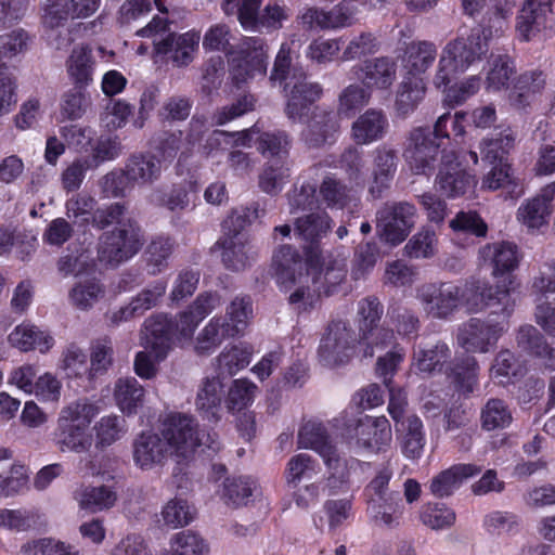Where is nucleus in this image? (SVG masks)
<instances>
[{
    "instance_id": "obj_1",
    "label": "nucleus",
    "mask_w": 555,
    "mask_h": 555,
    "mask_svg": "<svg viewBox=\"0 0 555 555\" xmlns=\"http://www.w3.org/2000/svg\"><path fill=\"white\" fill-rule=\"evenodd\" d=\"M291 65V49L283 43L275 57L270 80L284 83L287 99L284 113L292 122H299L308 115L310 106L321 98L322 88L309 81L302 69L292 68Z\"/></svg>"
},
{
    "instance_id": "obj_2",
    "label": "nucleus",
    "mask_w": 555,
    "mask_h": 555,
    "mask_svg": "<svg viewBox=\"0 0 555 555\" xmlns=\"http://www.w3.org/2000/svg\"><path fill=\"white\" fill-rule=\"evenodd\" d=\"M98 414V405L88 398H79L64 405L52 433L55 447L61 452L88 451L93 441L89 427Z\"/></svg>"
},
{
    "instance_id": "obj_3",
    "label": "nucleus",
    "mask_w": 555,
    "mask_h": 555,
    "mask_svg": "<svg viewBox=\"0 0 555 555\" xmlns=\"http://www.w3.org/2000/svg\"><path fill=\"white\" fill-rule=\"evenodd\" d=\"M514 283L513 275L499 280L494 286L472 278L463 286H459L460 304L464 305L469 312L489 310V317L503 315L504 319H509L516 306L512 297Z\"/></svg>"
},
{
    "instance_id": "obj_4",
    "label": "nucleus",
    "mask_w": 555,
    "mask_h": 555,
    "mask_svg": "<svg viewBox=\"0 0 555 555\" xmlns=\"http://www.w3.org/2000/svg\"><path fill=\"white\" fill-rule=\"evenodd\" d=\"M487 52L488 47L480 40L479 28H473L469 35H462L450 41L442 50L433 80L435 87H447L455 74L464 73Z\"/></svg>"
},
{
    "instance_id": "obj_5",
    "label": "nucleus",
    "mask_w": 555,
    "mask_h": 555,
    "mask_svg": "<svg viewBox=\"0 0 555 555\" xmlns=\"http://www.w3.org/2000/svg\"><path fill=\"white\" fill-rule=\"evenodd\" d=\"M160 434L164 440L168 442L169 452L179 457H188L197 447L202 446L212 452L220 449L216 433L199 434L195 421L184 414L168 415L162 424Z\"/></svg>"
},
{
    "instance_id": "obj_6",
    "label": "nucleus",
    "mask_w": 555,
    "mask_h": 555,
    "mask_svg": "<svg viewBox=\"0 0 555 555\" xmlns=\"http://www.w3.org/2000/svg\"><path fill=\"white\" fill-rule=\"evenodd\" d=\"M298 447L311 449L322 457L328 472L326 485L331 490L340 489L348 481V463L339 455L321 423L309 421L300 427Z\"/></svg>"
},
{
    "instance_id": "obj_7",
    "label": "nucleus",
    "mask_w": 555,
    "mask_h": 555,
    "mask_svg": "<svg viewBox=\"0 0 555 555\" xmlns=\"http://www.w3.org/2000/svg\"><path fill=\"white\" fill-rule=\"evenodd\" d=\"M137 35L152 38L156 53H171L172 62L177 66H185L192 62L199 40V35L195 33L176 36L169 31L168 21L159 16L153 17L145 27L137 31Z\"/></svg>"
},
{
    "instance_id": "obj_8",
    "label": "nucleus",
    "mask_w": 555,
    "mask_h": 555,
    "mask_svg": "<svg viewBox=\"0 0 555 555\" xmlns=\"http://www.w3.org/2000/svg\"><path fill=\"white\" fill-rule=\"evenodd\" d=\"M141 228L133 219L100 236L98 256L101 262L116 267L132 258L142 247Z\"/></svg>"
},
{
    "instance_id": "obj_9",
    "label": "nucleus",
    "mask_w": 555,
    "mask_h": 555,
    "mask_svg": "<svg viewBox=\"0 0 555 555\" xmlns=\"http://www.w3.org/2000/svg\"><path fill=\"white\" fill-rule=\"evenodd\" d=\"M305 257L292 245H281L272 256V266L278 282L285 288L310 280V271L322 263V254L315 248H306Z\"/></svg>"
},
{
    "instance_id": "obj_10",
    "label": "nucleus",
    "mask_w": 555,
    "mask_h": 555,
    "mask_svg": "<svg viewBox=\"0 0 555 555\" xmlns=\"http://www.w3.org/2000/svg\"><path fill=\"white\" fill-rule=\"evenodd\" d=\"M359 334L349 321H331L321 337L318 358L322 365L335 367L344 365L353 357Z\"/></svg>"
},
{
    "instance_id": "obj_11",
    "label": "nucleus",
    "mask_w": 555,
    "mask_h": 555,
    "mask_svg": "<svg viewBox=\"0 0 555 555\" xmlns=\"http://www.w3.org/2000/svg\"><path fill=\"white\" fill-rule=\"evenodd\" d=\"M507 327L508 319L503 315L488 317L487 320L470 318L459 326L456 340L467 352L487 353L495 348Z\"/></svg>"
},
{
    "instance_id": "obj_12",
    "label": "nucleus",
    "mask_w": 555,
    "mask_h": 555,
    "mask_svg": "<svg viewBox=\"0 0 555 555\" xmlns=\"http://www.w3.org/2000/svg\"><path fill=\"white\" fill-rule=\"evenodd\" d=\"M416 208L409 202L386 203L376 212L382 240L391 245L402 243L415 224Z\"/></svg>"
},
{
    "instance_id": "obj_13",
    "label": "nucleus",
    "mask_w": 555,
    "mask_h": 555,
    "mask_svg": "<svg viewBox=\"0 0 555 555\" xmlns=\"http://www.w3.org/2000/svg\"><path fill=\"white\" fill-rule=\"evenodd\" d=\"M442 142H438L426 127H415L406 135L403 158L415 175H426L434 168Z\"/></svg>"
},
{
    "instance_id": "obj_14",
    "label": "nucleus",
    "mask_w": 555,
    "mask_h": 555,
    "mask_svg": "<svg viewBox=\"0 0 555 555\" xmlns=\"http://www.w3.org/2000/svg\"><path fill=\"white\" fill-rule=\"evenodd\" d=\"M417 297L425 312L435 319H447L460 306L459 285L451 282L424 284Z\"/></svg>"
},
{
    "instance_id": "obj_15",
    "label": "nucleus",
    "mask_w": 555,
    "mask_h": 555,
    "mask_svg": "<svg viewBox=\"0 0 555 555\" xmlns=\"http://www.w3.org/2000/svg\"><path fill=\"white\" fill-rule=\"evenodd\" d=\"M267 46L262 38L247 37L241 46V56L232 59V75L236 83L263 76L267 72Z\"/></svg>"
},
{
    "instance_id": "obj_16",
    "label": "nucleus",
    "mask_w": 555,
    "mask_h": 555,
    "mask_svg": "<svg viewBox=\"0 0 555 555\" xmlns=\"http://www.w3.org/2000/svg\"><path fill=\"white\" fill-rule=\"evenodd\" d=\"M339 129L337 114L315 107L307 120L301 138L309 149H322L336 142Z\"/></svg>"
},
{
    "instance_id": "obj_17",
    "label": "nucleus",
    "mask_w": 555,
    "mask_h": 555,
    "mask_svg": "<svg viewBox=\"0 0 555 555\" xmlns=\"http://www.w3.org/2000/svg\"><path fill=\"white\" fill-rule=\"evenodd\" d=\"M435 184L441 194L454 198L464 195L476 181L456 160L455 155L450 153L442 156Z\"/></svg>"
},
{
    "instance_id": "obj_18",
    "label": "nucleus",
    "mask_w": 555,
    "mask_h": 555,
    "mask_svg": "<svg viewBox=\"0 0 555 555\" xmlns=\"http://www.w3.org/2000/svg\"><path fill=\"white\" fill-rule=\"evenodd\" d=\"M397 63L388 56L364 61L353 67L357 78L369 90H388L397 79Z\"/></svg>"
},
{
    "instance_id": "obj_19",
    "label": "nucleus",
    "mask_w": 555,
    "mask_h": 555,
    "mask_svg": "<svg viewBox=\"0 0 555 555\" xmlns=\"http://www.w3.org/2000/svg\"><path fill=\"white\" fill-rule=\"evenodd\" d=\"M132 454L137 466L145 470L162 465L171 455L168 442L154 431H143L133 440Z\"/></svg>"
},
{
    "instance_id": "obj_20",
    "label": "nucleus",
    "mask_w": 555,
    "mask_h": 555,
    "mask_svg": "<svg viewBox=\"0 0 555 555\" xmlns=\"http://www.w3.org/2000/svg\"><path fill=\"white\" fill-rule=\"evenodd\" d=\"M166 281H154L134 296L128 305L113 312L111 321L118 324L143 315L147 310L156 307L160 302L166 294Z\"/></svg>"
},
{
    "instance_id": "obj_21",
    "label": "nucleus",
    "mask_w": 555,
    "mask_h": 555,
    "mask_svg": "<svg viewBox=\"0 0 555 555\" xmlns=\"http://www.w3.org/2000/svg\"><path fill=\"white\" fill-rule=\"evenodd\" d=\"M479 257L485 266L492 269L494 278L511 275L519 263L518 248L512 242H494L479 249Z\"/></svg>"
},
{
    "instance_id": "obj_22",
    "label": "nucleus",
    "mask_w": 555,
    "mask_h": 555,
    "mask_svg": "<svg viewBox=\"0 0 555 555\" xmlns=\"http://www.w3.org/2000/svg\"><path fill=\"white\" fill-rule=\"evenodd\" d=\"M358 446L374 452L385 451L392 440L391 426L385 416H365L356 427Z\"/></svg>"
},
{
    "instance_id": "obj_23",
    "label": "nucleus",
    "mask_w": 555,
    "mask_h": 555,
    "mask_svg": "<svg viewBox=\"0 0 555 555\" xmlns=\"http://www.w3.org/2000/svg\"><path fill=\"white\" fill-rule=\"evenodd\" d=\"M398 167V152L388 144H382L373 151V182L370 194L374 198L382 197L385 190L389 189Z\"/></svg>"
},
{
    "instance_id": "obj_24",
    "label": "nucleus",
    "mask_w": 555,
    "mask_h": 555,
    "mask_svg": "<svg viewBox=\"0 0 555 555\" xmlns=\"http://www.w3.org/2000/svg\"><path fill=\"white\" fill-rule=\"evenodd\" d=\"M546 87V75L539 69H530L521 73L513 85L508 94V101L513 108L527 112L535 96Z\"/></svg>"
},
{
    "instance_id": "obj_25",
    "label": "nucleus",
    "mask_w": 555,
    "mask_h": 555,
    "mask_svg": "<svg viewBox=\"0 0 555 555\" xmlns=\"http://www.w3.org/2000/svg\"><path fill=\"white\" fill-rule=\"evenodd\" d=\"M126 175L134 185L147 186L155 183L162 176L163 163L150 152L134 153L128 157L125 164Z\"/></svg>"
},
{
    "instance_id": "obj_26",
    "label": "nucleus",
    "mask_w": 555,
    "mask_h": 555,
    "mask_svg": "<svg viewBox=\"0 0 555 555\" xmlns=\"http://www.w3.org/2000/svg\"><path fill=\"white\" fill-rule=\"evenodd\" d=\"M389 127L388 118L382 109L370 108L360 115L351 126V138L360 145L382 140Z\"/></svg>"
},
{
    "instance_id": "obj_27",
    "label": "nucleus",
    "mask_w": 555,
    "mask_h": 555,
    "mask_svg": "<svg viewBox=\"0 0 555 555\" xmlns=\"http://www.w3.org/2000/svg\"><path fill=\"white\" fill-rule=\"evenodd\" d=\"M146 347L151 348L156 360H163L170 349L173 331V320L166 314H156L145 320Z\"/></svg>"
},
{
    "instance_id": "obj_28",
    "label": "nucleus",
    "mask_w": 555,
    "mask_h": 555,
    "mask_svg": "<svg viewBox=\"0 0 555 555\" xmlns=\"http://www.w3.org/2000/svg\"><path fill=\"white\" fill-rule=\"evenodd\" d=\"M217 376L204 377L196 393V409L202 417L210 423H217L221 418L222 383Z\"/></svg>"
},
{
    "instance_id": "obj_29",
    "label": "nucleus",
    "mask_w": 555,
    "mask_h": 555,
    "mask_svg": "<svg viewBox=\"0 0 555 555\" xmlns=\"http://www.w3.org/2000/svg\"><path fill=\"white\" fill-rule=\"evenodd\" d=\"M332 228V219L326 211L310 212L295 221V234L304 241L306 248H315L321 253L320 242Z\"/></svg>"
},
{
    "instance_id": "obj_30",
    "label": "nucleus",
    "mask_w": 555,
    "mask_h": 555,
    "mask_svg": "<svg viewBox=\"0 0 555 555\" xmlns=\"http://www.w3.org/2000/svg\"><path fill=\"white\" fill-rule=\"evenodd\" d=\"M481 468L475 464H455L436 475L430 481V492L437 498H447L468 478L478 475Z\"/></svg>"
},
{
    "instance_id": "obj_31",
    "label": "nucleus",
    "mask_w": 555,
    "mask_h": 555,
    "mask_svg": "<svg viewBox=\"0 0 555 555\" xmlns=\"http://www.w3.org/2000/svg\"><path fill=\"white\" fill-rule=\"evenodd\" d=\"M516 0H494L486 13L480 27V40L487 46L493 39L500 38L508 28V18L513 14Z\"/></svg>"
},
{
    "instance_id": "obj_32",
    "label": "nucleus",
    "mask_w": 555,
    "mask_h": 555,
    "mask_svg": "<svg viewBox=\"0 0 555 555\" xmlns=\"http://www.w3.org/2000/svg\"><path fill=\"white\" fill-rule=\"evenodd\" d=\"M552 3L553 0H525L516 24L521 40H530L540 30L546 13L551 12Z\"/></svg>"
},
{
    "instance_id": "obj_33",
    "label": "nucleus",
    "mask_w": 555,
    "mask_h": 555,
    "mask_svg": "<svg viewBox=\"0 0 555 555\" xmlns=\"http://www.w3.org/2000/svg\"><path fill=\"white\" fill-rule=\"evenodd\" d=\"M555 196V186L546 185L537 196L518 208L517 217L529 229H539L547 222L551 203Z\"/></svg>"
},
{
    "instance_id": "obj_34",
    "label": "nucleus",
    "mask_w": 555,
    "mask_h": 555,
    "mask_svg": "<svg viewBox=\"0 0 555 555\" xmlns=\"http://www.w3.org/2000/svg\"><path fill=\"white\" fill-rule=\"evenodd\" d=\"M222 262L227 269L242 271L250 266L256 253L246 235L225 236L220 241Z\"/></svg>"
},
{
    "instance_id": "obj_35",
    "label": "nucleus",
    "mask_w": 555,
    "mask_h": 555,
    "mask_svg": "<svg viewBox=\"0 0 555 555\" xmlns=\"http://www.w3.org/2000/svg\"><path fill=\"white\" fill-rule=\"evenodd\" d=\"M237 336L229 321L222 317H214L199 332L195 351L199 356L212 353L223 340Z\"/></svg>"
},
{
    "instance_id": "obj_36",
    "label": "nucleus",
    "mask_w": 555,
    "mask_h": 555,
    "mask_svg": "<svg viewBox=\"0 0 555 555\" xmlns=\"http://www.w3.org/2000/svg\"><path fill=\"white\" fill-rule=\"evenodd\" d=\"M426 86L423 79L417 77L405 78L396 93L395 109L399 117L410 116L424 100Z\"/></svg>"
},
{
    "instance_id": "obj_37",
    "label": "nucleus",
    "mask_w": 555,
    "mask_h": 555,
    "mask_svg": "<svg viewBox=\"0 0 555 555\" xmlns=\"http://www.w3.org/2000/svg\"><path fill=\"white\" fill-rule=\"evenodd\" d=\"M253 348L240 343L225 347L215 359L216 370L219 376H233L250 363Z\"/></svg>"
},
{
    "instance_id": "obj_38",
    "label": "nucleus",
    "mask_w": 555,
    "mask_h": 555,
    "mask_svg": "<svg viewBox=\"0 0 555 555\" xmlns=\"http://www.w3.org/2000/svg\"><path fill=\"white\" fill-rule=\"evenodd\" d=\"M9 341L22 351L39 349L40 352L48 351L54 343L52 336L27 323L17 325L9 335Z\"/></svg>"
},
{
    "instance_id": "obj_39",
    "label": "nucleus",
    "mask_w": 555,
    "mask_h": 555,
    "mask_svg": "<svg viewBox=\"0 0 555 555\" xmlns=\"http://www.w3.org/2000/svg\"><path fill=\"white\" fill-rule=\"evenodd\" d=\"M482 188L490 191L502 190L506 198H517L522 194V185L514 176L511 165L493 166L483 177Z\"/></svg>"
},
{
    "instance_id": "obj_40",
    "label": "nucleus",
    "mask_w": 555,
    "mask_h": 555,
    "mask_svg": "<svg viewBox=\"0 0 555 555\" xmlns=\"http://www.w3.org/2000/svg\"><path fill=\"white\" fill-rule=\"evenodd\" d=\"M92 51L88 47H76L67 60V73L78 88H86L91 81L94 72Z\"/></svg>"
},
{
    "instance_id": "obj_41",
    "label": "nucleus",
    "mask_w": 555,
    "mask_h": 555,
    "mask_svg": "<svg viewBox=\"0 0 555 555\" xmlns=\"http://www.w3.org/2000/svg\"><path fill=\"white\" fill-rule=\"evenodd\" d=\"M145 390L134 377L119 378L114 387V398L118 408L126 414H135L143 405Z\"/></svg>"
},
{
    "instance_id": "obj_42",
    "label": "nucleus",
    "mask_w": 555,
    "mask_h": 555,
    "mask_svg": "<svg viewBox=\"0 0 555 555\" xmlns=\"http://www.w3.org/2000/svg\"><path fill=\"white\" fill-rule=\"evenodd\" d=\"M515 137L512 131L505 130L495 137L485 138L479 144L481 159L490 165H509L507 155L513 150Z\"/></svg>"
},
{
    "instance_id": "obj_43",
    "label": "nucleus",
    "mask_w": 555,
    "mask_h": 555,
    "mask_svg": "<svg viewBox=\"0 0 555 555\" xmlns=\"http://www.w3.org/2000/svg\"><path fill=\"white\" fill-rule=\"evenodd\" d=\"M526 374V366L508 349L496 353L490 367V376L500 385L514 383Z\"/></svg>"
},
{
    "instance_id": "obj_44",
    "label": "nucleus",
    "mask_w": 555,
    "mask_h": 555,
    "mask_svg": "<svg viewBox=\"0 0 555 555\" xmlns=\"http://www.w3.org/2000/svg\"><path fill=\"white\" fill-rule=\"evenodd\" d=\"M450 356L451 351L447 344L440 340L427 343L414 351V364L420 372L431 373L441 370Z\"/></svg>"
},
{
    "instance_id": "obj_45",
    "label": "nucleus",
    "mask_w": 555,
    "mask_h": 555,
    "mask_svg": "<svg viewBox=\"0 0 555 555\" xmlns=\"http://www.w3.org/2000/svg\"><path fill=\"white\" fill-rule=\"evenodd\" d=\"M397 430L403 434V454L409 459H418L425 446V435L421 418L415 414L409 415L401 423V428H397Z\"/></svg>"
},
{
    "instance_id": "obj_46",
    "label": "nucleus",
    "mask_w": 555,
    "mask_h": 555,
    "mask_svg": "<svg viewBox=\"0 0 555 555\" xmlns=\"http://www.w3.org/2000/svg\"><path fill=\"white\" fill-rule=\"evenodd\" d=\"M175 242L169 236L154 237L145 250L149 274L157 275L168 268V260L173 253Z\"/></svg>"
},
{
    "instance_id": "obj_47",
    "label": "nucleus",
    "mask_w": 555,
    "mask_h": 555,
    "mask_svg": "<svg viewBox=\"0 0 555 555\" xmlns=\"http://www.w3.org/2000/svg\"><path fill=\"white\" fill-rule=\"evenodd\" d=\"M489 64L486 88L494 91L507 88L512 76L516 72L513 59L507 54H491Z\"/></svg>"
},
{
    "instance_id": "obj_48",
    "label": "nucleus",
    "mask_w": 555,
    "mask_h": 555,
    "mask_svg": "<svg viewBox=\"0 0 555 555\" xmlns=\"http://www.w3.org/2000/svg\"><path fill=\"white\" fill-rule=\"evenodd\" d=\"M320 470V465L307 453L292 456L286 465L284 477L288 487L297 488L305 479H311Z\"/></svg>"
},
{
    "instance_id": "obj_49",
    "label": "nucleus",
    "mask_w": 555,
    "mask_h": 555,
    "mask_svg": "<svg viewBox=\"0 0 555 555\" xmlns=\"http://www.w3.org/2000/svg\"><path fill=\"white\" fill-rule=\"evenodd\" d=\"M259 492L257 481L248 476L227 478L223 482V498L236 506L246 505Z\"/></svg>"
},
{
    "instance_id": "obj_50",
    "label": "nucleus",
    "mask_w": 555,
    "mask_h": 555,
    "mask_svg": "<svg viewBox=\"0 0 555 555\" xmlns=\"http://www.w3.org/2000/svg\"><path fill=\"white\" fill-rule=\"evenodd\" d=\"M406 63L415 74L425 73L435 62L437 47L431 41H412L405 49Z\"/></svg>"
},
{
    "instance_id": "obj_51",
    "label": "nucleus",
    "mask_w": 555,
    "mask_h": 555,
    "mask_svg": "<svg viewBox=\"0 0 555 555\" xmlns=\"http://www.w3.org/2000/svg\"><path fill=\"white\" fill-rule=\"evenodd\" d=\"M512 411L502 399L491 398L481 409V427L486 430L505 428L512 423Z\"/></svg>"
},
{
    "instance_id": "obj_52",
    "label": "nucleus",
    "mask_w": 555,
    "mask_h": 555,
    "mask_svg": "<svg viewBox=\"0 0 555 555\" xmlns=\"http://www.w3.org/2000/svg\"><path fill=\"white\" fill-rule=\"evenodd\" d=\"M396 336L391 328L384 326L364 327V331L359 333V344L363 347L364 357L372 358L375 351L384 350L388 347L397 346L395 344Z\"/></svg>"
},
{
    "instance_id": "obj_53",
    "label": "nucleus",
    "mask_w": 555,
    "mask_h": 555,
    "mask_svg": "<svg viewBox=\"0 0 555 555\" xmlns=\"http://www.w3.org/2000/svg\"><path fill=\"white\" fill-rule=\"evenodd\" d=\"M322 202L331 209H344L351 202V190L334 177H325L320 185Z\"/></svg>"
},
{
    "instance_id": "obj_54",
    "label": "nucleus",
    "mask_w": 555,
    "mask_h": 555,
    "mask_svg": "<svg viewBox=\"0 0 555 555\" xmlns=\"http://www.w3.org/2000/svg\"><path fill=\"white\" fill-rule=\"evenodd\" d=\"M170 546L179 555H208L209 544L197 532L183 530L172 535Z\"/></svg>"
},
{
    "instance_id": "obj_55",
    "label": "nucleus",
    "mask_w": 555,
    "mask_h": 555,
    "mask_svg": "<svg viewBox=\"0 0 555 555\" xmlns=\"http://www.w3.org/2000/svg\"><path fill=\"white\" fill-rule=\"evenodd\" d=\"M260 5L261 0H223L221 8L225 15H236L244 28L251 29L261 12Z\"/></svg>"
},
{
    "instance_id": "obj_56",
    "label": "nucleus",
    "mask_w": 555,
    "mask_h": 555,
    "mask_svg": "<svg viewBox=\"0 0 555 555\" xmlns=\"http://www.w3.org/2000/svg\"><path fill=\"white\" fill-rule=\"evenodd\" d=\"M364 86L357 83L346 87L338 96L337 114L351 117L365 106L371 98L370 92Z\"/></svg>"
},
{
    "instance_id": "obj_57",
    "label": "nucleus",
    "mask_w": 555,
    "mask_h": 555,
    "mask_svg": "<svg viewBox=\"0 0 555 555\" xmlns=\"http://www.w3.org/2000/svg\"><path fill=\"white\" fill-rule=\"evenodd\" d=\"M82 89L83 88L75 86L64 93L61 103V113L65 118L69 120L80 119L91 108L92 102L90 95Z\"/></svg>"
},
{
    "instance_id": "obj_58",
    "label": "nucleus",
    "mask_w": 555,
    "mask_h": 555,
    "mask_svg": "<svg viewBox=\"0 0 555 555\" xmlns=\"http://www.w3.org/2000/svg\"><path fill=\"white\" fill-rule=\"evenodd\" d=\"M113 343L108 337L94 340L91 345L89 379L107 372L113 363Z\"/></svg>"
},
{
    "instance_id": "obj_59",
    "label": "nucleus",
    "mask_w": 555,
    "mask_h": 555,
    "mask_svg": "<svg viewBox=\"0 0 555 555\" xmlns=\"http://www.w3.org/2000/svg\"><path fill=\"white\" fill-rule=\"evenodd\" d=\"M257 386L246 378L235 379L225 399L227 409L229 412H241L246 409L255 398Z\"/></svg>"
},
{
    "instance_id": "obj_60",
    "label": "nucleus",
    "mask_w": 555,
    "mask_h": 555,
    "mask_svg": "<svg viewBox=\"0 0 555 555\" xmlns=\"http://www.w3.org/2000/svg\"><path fill=\"white\" fill-rule=\"evenodd\" d=\"M116 498L107 486L87 487L80 493L79 503L82 508L95 513L112 507Z\"/></svg>"
},
{
    "instance_id": "obj_61",
    "label": "nucleus",
    "mask_w": 555,
    "mask_h": 555,
    "mask_svg": "<svg viewBox=\"0 0 555 555\" xmlns=\"http://www.w3.org/2000/svg\"><path fill=\"white\" fill-rule=\"evenodd\" d=\"M229 325L242 334L253 317V301L249 296H236L232 299L225 310Z\"/></svg>"
},
{
    "instance_id": "obj_62",
    "label": "nucleus",
    "mask_w": 555,
    "mask_h": 555,
    "mask_svg": "<svg viewBox=\"0 0 555 555\" xmlns=\"http://www.w3.org/2000/svg\"><path fill=\"white\" fill-rule=\"evenodd\" d=\"M125 423V418L117 415L101 417L94 425L96 446L105 448L120 439L126 433Z\"/></svg>"
},
{
    "instance_id": "obj_63",
    "label": "nucleus",
    "mask_w": 555,
    "mask_h": 555,
    "mask_svg": "<svg viewBox=\"0 0 555 555\" xmlns=\"http://www.w3.org/2000/svg\"><path fill=\"white\" fill-rule=\"evenodd\" d=\"M379 258V248L376 242H366L358 245L352 261V276L358 280L371 272Z\"/></svg>"
},
{
    "instance_id": "obj_64",
    "label": "nucleus",
    "mask_w": 555,
    "mask_h": 555,
    "mask_svg": "<svg viewBox=\"0 0 555 555\" xmlns=\"http://www.w3.org/2000/svg\"><path fill=\"white\" fill-rule=\"evenodd\" d=\"M21 552L24 555H81L74 546L50 538L27 542Z\"/></svg>"
}]
</instances>
